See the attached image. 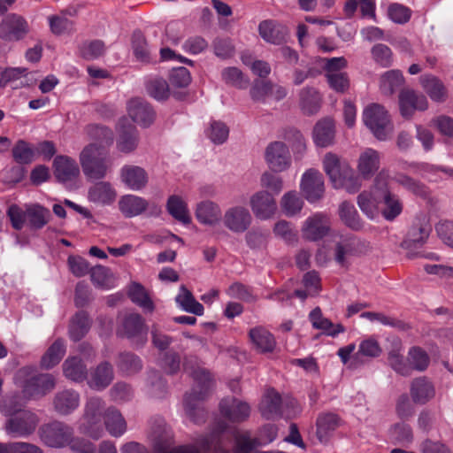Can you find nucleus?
<instances>
[{
    "label": "nucleus",
    "mask_w": 453,
    "mask_h": 453,
    "mask_svg": "<svg viewBox=\"0 0 453 453\" xmlns=\"http://www.w3.org/2000/svg\"><path fill=\"white\" fill-rule=\"evenodd\" d=\"M108 150L98 146L96 142H89L81 150L79 161L84 176L89 180L104 179L110 170Z\"/></svg>",
    "instance_id": "20e7f679"
},
{
    "label": "nucleus",
    "mask_w": 453,
    "mask_h": 453,
    "mask_svg": "<svg viewBox=\"0 0 453 453\" xmlns=\"http://www.w3.org/2000/svg\"><path fill=\"white\" fill-rule=\"evenodd\" d=\"M322 103L319 92L311 87L303 88L299 92V106L305 115H314L319 112Z\"/></svg>",
    "instance_id": "2f4dec72"
},
{
    "label": "nucleus",
    "mask_w": 453,
    "mask_h": 453,
    "mask_svg": "<svg viewBox=\"0 0 453 453\" xmlns=\"http://www.w3.org/2000/svg\"><path fill=\"white\" fill-rule=\"evenodd\" d=\"M380 166V154L374 149L366 148L363 150L357 161V174L359 179H371Z\"/></svg>",
    "instance_id": "412c9836"
},
{
    "label": "nucleus",
    "mask_w": 453,
    "mask_h": 453,
    "mask_svg": "<svg viewBox=\"0 0 453 453\" xmlns=\"http://www.w3.org/2000/svg\"><path fill=\"white\" fill-rule=\"evenodd\" d=\"M90 279L96 288L103 289H110L115 285L113 274L103 265L95 266L90 270Z\"/></svg>",
    "instance_id": "3c124183"
},
{
    "label": "nucleus",
    "mask_w": 453,
    "mask_h": 453,
    "mask_svg": "<svg viewBox=\"0 0 453 453\" xmlns=\"http://www.w3.org/2000/svg\"><path fill=\"white\" fill-rule=\"evenodd\" d=\"M105 44L101 40H93L83 42L80 47L81 56L88 60L100 58L105 52Z\"/></svg>",
    "instance_id": "bf43d9fd"
},
{
    "label": "nucleus",
    "mask_w": 453,
    "mask_h": 453,
    "mask_svg": "<svg viewBox=\"0 0 453 453\" xmlns=\"http://www.w3.org/2000/svg\"><path fill=\"white\" fill-rule=\"evenodd\" d=\"M104 424L109 434L114 437L121 436L127 430L125 418L113 406L109 407Z\"/></svg>",
    "instance_id": "a19ab883"
},
{
    "label": "nucleus",
    "mask_w": 453,
    "mask_h": 453,
    "mask_svg": "<svg viewBox=\"0 0 453 453\" xmlns=\"http://www.w3.org/2000/svg\"><path fill=\"white\" fill-rule=\"evenodd\" d=\"M132 50L137 61L147 63L150 60V50L143 34L137 30L132 35Z\"/></svg>",
    "instance_id": "603ef678"
},
{
    "label": "nucleus",
    "mask_w": 453,
    "mask_h": 453,
    "mask_svg": "<svg viewBox=\"0 0 453 453\" xmlns=\"http://www.w3.org/2000/svg\"><path fill=\"white\" fill-rule=\"evenodd\" d=\"M127 111L130 118L143 127L150 126L156 118L153 108L147 102L139 98L128 102Z\"/></svg>",
    "instance_id": "5701e85b"
},
{
    "label": "nucleus",
    "mask_w": 453,
    "mask_h": 453,
    "mask_svg": "<svg viewBox=\"0 0 453 453\" xmlns=\"http://www.w3.org/2000/svg\"><path fill=\"white\" fill-rule=\"evenodd\" d=\"M341 426V418L331 412L320 413L316 421V435L322 443L327 442L334 432Z\"/></svg>",
    "instance_id": "c85d7f7f"
},
{
    "label": "nucleus",
    "mask_w": 453,
    "mask_h": 453,
    "mask_svg": "<svg viewBox=\"0 0 453 453\" xmlns=\"http://www.w3.org/2000/svg\"><path fill=\"white\" fill-rule=\"evenodd\" d=\"M119 368L127 374L137 372L142 368L141 359L132 353H123L119 356Z\"/></svg>",
    "instance_id": "0e129e2a"
},
{
    "label": "nucleus",
    "mask_w": 453,
    "mask_h": 453,
    "mask_svg": "<svg viewBox=\"0 0 453 453\" xmlns=\"http://www.w3.org/2000/svg\"><path fill=\"white\" fill-rule=\"evenodd\" d=\"M54 408L61 415H68L80 404V395L72 389L58 392L53 401Z\"/></svg>",
    "instance_id": "473e14b6"
},
{
    "label": "nucleus",
    "mask_w": 453,
    "mask_h": 453,
    "mask_svg": "<svg viewBox=\"0 0 453 453\" xmlns=\"http://www.w3.org/2000/svg\"><path fill=\"white\" fill-rule=\"evenodd\" d=\"M265 160L273 173H282L291 166V154L288 147L282 142H270L265 150Z\"/></svg>",
    "instance_id": "f8f14e48"
},
{
    "label": "nucleus",
    "mask_w": 453,
    "mask_h": 453,
    "mask_svg": "<svg viewBox=\"0 0 453 453\" xmlns=\"http://www.w3.org/2000/svg\"><path fill=\"white\" fill-rule=\"evenodd\" d=\"M435 393L434 383L425 376L413 379L410 384V395L416 404H426L434 398Z\"/></svg>",
    "instance_id": "4be33fe9"
},
{
    "label": "nucleus",
    "mask_w": 453,
    "mask_h": 453,
    "mask_svg": "<svg viewBox=\"0 0 453 453\" xmlns=\"http://www.w3.org/2000/svg\"><path fill=\"white\" fill-rule=\"evenodd\" d=\"M38 419L31 411H21L8 418L4 423V430L12 437H27L36 428Z\"/></svg>",
    "instance_id": "9b49d317"
},
{
    "label": "nucleus",
    "mask_w": 453,
    "mask_h": 453,
    "mask_svg": "<svg viewBox=\"0 0 453 453\" xmlns=\"http://www.w3.org/2000/svg\"><path fill=\"white\" fill-rule=\"evenodd\" d=\"M66 352L65 341L57 339L45 351L41 358V366L44 369H51L62 360Z\"/></svg>",
    "instance_id": "c9c22d12"
},
{
    "label": "nucleus",
    "mask_w": 453,
    "mask_h": 453,
    "mask_svg": "<svg viewBox=\"0 0 453 453\" xmlns=\"http://www.w3.org/2000/svg\"><path fill=\"white\" fill-rule=\"evenodd\" d=\"M222 211L219 204L210 200L196 205V218L203 225L215 226L222 219Z\"/></svg>",
    "instance_id": "c756f323"
},
{
    "label": "nucleus",
    "mask_w": 453,
    "mask_h": 453,
    "mask_svg": "<svg viewBox=\"0 0 453 453\" xmlns=\"http://www.w3.org/2000/svg\"><path fill=\"white\" fill-rule=\"evenodd\" d=\"M90 319L85 311H79L72 319L69 326V336L78 342L85 336L90 328Z\"/></svg>",
    "instance_id": "49530a36"
},
{
    "label": "nucleus",
    "mask_w": 453,
    "mask_h": 453,
    "mask_svg": "<svg viewBox=\"0 0 453 453\" xmlns=\"http://www.w3.org/2000/svg\"><path fill=\"white\" fill-rule=\"evenodd\" d=\"M175 301L181 310L187 312L197 316L203 314V306L195 299L192 293L184 285L180 287V292L176 296Z\"/></svg>",
    "instance_id": "37998d69"
},
{
    "label": "nucleus",
    "mask_w": 453,
    "mask_h": 453,
    "mask_svg": "<svg viewBox=\"0 0 453 453\" xmlns=\"http://www.w3.org/2000/svg\"><path fill=\"white\" fill-rule=\"evenodd\" d=\"M420 83L425 92L433 101L441 103L447 99V89L438 78L432 75H424L420 77Z\"/></svg>",
    "instance_id": "e433bc0d"
},
{
    "label": "nucleus",
    "mask_w": 453,
    "mask_h": 453,
    "mask_svg": "<svg viewBox=\"0 0 453 453\" xmlns=\"http://www.w3.org/2000/svg\"><path fill=\"white\" fill-rule=\"evenodd\" d=\"M249 338L259 353L273 352L276 347V340L273 334L263 326H255L249 331Z\"/></svg>",
    "instance_id": "cd10ccee"
},
{
    "label": "nucleus",
    "mask_w": 453,
    "mask_h": 453,
    "mask_svg": "<svg viewBox=\"0 0 453 453\" xmlns=\"http://www.w3.org/2000/svg\"><path fill=\"white\" fill-rule=\"evenodd\" d=\"M172 437L171 431L165 426H158L150 434L155 450L158 453H166L172 444Z\"/></svg>",
    "instance_id": "6e6d98bb"
},
{
    "label": "nucleus",
    "mask_w": 453,
    "mask_h": 453,
    "mask_svg": "<svg viewBox=\"0 0 453 453\" xmlns=\"http://www.w3.org/2000/svg\"><path fill=\"white\" fill-rule=\"evenodd\" d=\"M118 207L121 214L127 219L142 214L147 217H158L162 212L161 206L157 203L132 194L122 196L118 202Z\"/></svg>",
    "instance_id": "6e6552de"
},
{
    "label": "nucleus",
    "mask_w": 453,
    "mask_h": 453,
    "mask_svg": "<svg viewBox=\"0 0 453 453\" xmlns=\"http://www.w3.org/2000/svg\"><path fill=\"white\" fill-rule=\"evenodd\" d=\"M73 428L66 423L53 421L40 429L42 441L49 447L61 449L66 447L73 438Z\"/></svg>",
    "instance_id": "9d476101"
},
{
    "label": "nucleus",
    "mask_w": 453,
    "mask_h": 453,
    "mask_svg": "<svg viewBox=\"0 0 453 453\" xmlns=\"http://www.w3.org/2000/svg\"><path fill=\"white\" fill-rule=\"evenodd\" d=\"M322 167L334 188L344 189L349 194L360 190L362 181L346 159L327 152L323 157Z\"/></svg>",
    "instance_id": "f257e3e1"
},
{
    "label": "nucleus",
    "mask_w": 453,
    "mask_h": 453,
    "mask_svg": "<svg viewBox=\"0 0 453 453\" xmlns=\"http://www.w3.org/2000/svg\"><path fill=\"white\" fill-rule=\"evenodd\" d=\"M64 375L73 381H83L88 375L87 366L78 357H69L63 363Z\"/></svg>",
    "instance_id": "58836bf2"
},
{
    "label": "nucleus",
    "mask_w": 453,
    "mask_h": 453,
    "mask_svg": "<svg viewBox=\"0 0 453 453\" xmlns=\"http://www.w3.org/2000/svg\"><path fill=\"white\" fill-rule=\"evenodd\" d=\"M27 31V21L15 13L5 16L0 22V38L6 42L19 41Z\"/></svg>",
    "instance_id": "a211bd4d"
},
{
    "label": "nucleus",
    "mask_w": 453,
    "mask_h": 453,
    "mask_svg": "<svg viewBox=\"0 0 453 453\" xmlns=\"http://www.w3.org/2000/svg\"><path fill=\"white\" fill-rule=\"evenodd\" d=\"M332 229L330 217L324 212H315L302 224L301 234L308 242H319L329 235Z\"/></svg>",
    "instance_id": "1a4fd4ad"
},
{
    "label": "nucleus",
    "mask_w": 453,
    "mask_h": 453,
    "mask_svg": "<svg viewBox=\"0 0 453 453\" xmlns=\"http://www.w3.org/2000/svg\"><path fill=\"white\" fill-rule=\"evenodd\" d=\"M118 332L139 346H142L147 341L148 330L144 319L137 313L126 315Z\"/></svg>",
    "instance_id": "ddd939ff"
},
{
    "label": "nucleus",
    "mask_w": 453,
    "mask_h": 453,
    "mask_svg": "<svg viewBox=\"0 0 453 453\" xmlns=\"http://www.w3.org/2000/svg\"><path fill=\"white\" fill-rule=\"evenodd\" d=\"M129 297L133 303L139 305L145 311L152 312L155 309L152 300L141 284H132L129 289Z\"/></svg>",
    "instance_id": "5fc2aeb1"
},
{
    "label": "nucleus",
    "mask_w": 453,
    "mask_h": 453,
    "mask_svg": "<svg viewBox=\"0 0 453 453\" xmlns=\"http://www.w3.org/2000/svg\"><path fill=\"white\" fill-rule=\"evenodd\" d=\"M259 411L267 419L281 414V397L273 388L265 391L259 404Z\"/></svg>",
    "instance_id": "f704fd0d"
},
{
    "label": "nucleus",
    "mask_w": 453,
    "mask_h": 453,
    "mask_svg": "<svg viewBox=\"0 0 453 453\" xmlns=\"http://www.w3.org/2000/svg\"><path fill=\"white\" fill-rule=\"evenodd\" d=\"M117 196V192L111 183L107 181H100L89 188L88 192V198L90 202L107 205L114 202Z\"/></svg>",
    "instance_id": "7c9ffc66"
},
{
    "label": "nucleus",
    "mask_w": 453,
    "mask_h": 453,
    "mask_svg": "<svg viewBox=\"0 0 453 453\" xmlns=\"http://www.w3.org/2000/svg\"><path fill=\"white\" fill-rule=\"evenodd\" d=\"M166 209L178 221L187 225L191 221L186 203L178 196H169L166 203Z\"/></svg>",
    "instance_id": "8fccbe9b"
},
{
    "label": "nucleus",
    "mask_w": 453,
    "mask_h": 453,
    "mask_svg": "<svg viewBox=\"0 0 453 453\" xmlns=\"http://www.w3.org/2000/svg\"><path fill=\"white\" fill-rule=\"evenodd\" d=\"M113 380L111 365L107 362L101 363L91 374L89 385L91 388L100 390L110 385Z\"/></svg>",
    "instance_id": "a18cd8bd"
},
{
    "label": "nucleus",
    "mask_w": 453,
    "mask_h": 453,
    "mask_svg": "<svg viewBox=\"0 0 453 453\" xmlns=\"http://www.w3.org/2000/svg\"><path fill=\"white\" fill-rule=\"evenodd\" d=\"M391 434L397 443L408 446L412 443L414 436L410 425L406 423H397L391 428Z\"/></svg>",
    "instance_id": "052dcab7"
},
{
    "label": "nucleus",
    "mask_w": 453,
    "mask_h": 453,
    "mask_svg": "<svg viewBox=\"0 0 453 453\" xmlns=\"http://www.w3.org/2000/svg\"><path fill=\"white\" fill-rule=\"evenodd\" d=\"M222 220L224 226L229 231L240 234L249 229L252 222V217L247 208L236 205L228 208L225 211Z\"/></svg>",
    "instance_id": "f3484780"
},
{
    "label": "nucleus",
    "mask_w": 453,
    "mask_h": 453,
    "mask_svg": "<svg viewBox=\"0 0 453 453\" xmlns=\"http://www.w3.org/2000/svg\"><path fill=\"white\" fill-rule=\"evenodd\" d=\"M274 234L282 239L288 244H294L297 242V234L286 220L278 221L273 227Z\"/></svg>",
    "instance_id": "774afa93"
},
{
    "label": "nucleus",
    "mask_w": 453,
    "mask_h": 453,
    "mask_svg": "<svg viewBox=\"0 0 453 453\" xmlns=\"http://www.w3.org/2000/svg\"><path fill=\"white\" fill-rule=\"evenodd\" d=\"M260 36L267 42L280 44L286 40L288 30L273 20H264L258 26Z\"/></svg>",
    "instance_id": "72a5a7b5"
},
{
    "label": "nucleus",
    "mask_w": 453,
    "mask_h": 453,
    "mask_svg": "<svg viewBox=\"0 0 453 453\" xmlns=\"http://www.w3.org/2000/svg\"><path fill=\"white\" fill-rule=\"evenodd\" d=\"M138 131L134 126L123 127L117 140V148L123 153L134 151L138 145Z\"/></svg>",
    "instance_id": "de8ad7c7"
},
{
    "label": "nucleus",
    "mask_w": 453,
    "mask_h": 453,
    "mask_svg": "<svg viewBox=\"0 0 453 453\" xmlns=\"http://www.w3.org/2000/svg\"><path fill=\"white\" fill-rule=\"evenodd\" d=\"M53 168L55 177L63 183L73 181L80 175L77 162L68 156H57L53 161Z\"/></svg>",
    "instance_id": "b1692460"
},
{
    "label": "nucleus",
    "mask_w": 453,
    "mask_h": 453,
    "mask_svg": "<svg viewBox=\"0 0 453 453\" xmlns=\"http://www.w3.org/2000/svg\"><path fill=\"white\" fill-rule=\"evenodd\" d=\"M260 185L275 196L282 190L283 180L281 177L274 174L273 172L266 171L260 177Z\"/></svg>",
    "instance_id": "680f3d73"
},
{
    "label": "nucleus",
    "mask_w": 453,
    "mask_h": 453,
    "mask_svg": "<svg viewBox=\"0 0 453 453\" xmlns=\"http://www.w3.org/2000/svg\"><path fill=\"white\" fill-rule=\"evenodd\" d=\"M362 119L373 135L380 141L387 140L393 132V125L388 111L378 104L367 105L363 111Z\"/></svg>",
    "instance_id": "423d86ee"
},
{
    "label": "nucleus",
    "mask_w": 453,
    "mask_h": 453,
    "mask_svg": "<svg viewBox=\"0 0 453 453\" xmlns=\"http://www.w3.org/2000/svg\"><path fill=\"white\" fill-rule=\"evenodd\" d=\"M0 453H42V450L36 445L27 442H0Z\"/></svg>",
    "instance_id": "69168bd1"
},
{
    "label": "nucleus",
    "mask_w": 453,
    "mask_h": 453,
    "mask_svg": "<svg viewBox=\"0 0 453 453\" xmlns=\"http://www.w3.org/2000/svg\"><path fill=\"white\" fill-rule=\"evenodd\" d=\"M300 188L308 202L315 203L321 199L325 192L322 173L313 168L307 170L302 176Z\"/></svg>",
    "instance_id": "2eb2a0df"
},
{
    "label": "nucleus",
    "mask_w": 453,
    "mask_h": 453,
    "mask_svg": "<svg viewBox=\"0 0 453 453\" xmlns=\"http://www.w3.org/2000/svg\"><path fill=\"white\" fill-rule=\"evenodd\" d=\"M338 214L342 222L351 230L359 231L363 228V221L349 202L344 201L339 205Z\"/></svg>",
    "instance_id": "4c0bfd02"
},
{
    "label": "nucleus",
    "mask_w": 453,
    "mask_h": 453,
    "mask_svg": "<svg viewBox=\"0 0 453 453\" xmlns=\"http://www.w3.org/2000/svg\"><path fill=\"white\" fill-rule=\"evenodd\" d=\"M309 319L314 328L324 331L327 335L336 336L344 332V327L341 324L334 325L328 319L324 318L319 308L312 310Z\"/></svg>",
    "instance_id": "79ce46f5"
},
{
    "label": "nucleus",
    "mask_w": 453,
    "mask_h": 453,
    "mask_svg": "<svg viewBox=\"0 0 453 453\" xmlns=\"http://www.w3.org/2000/svg\"><path fill=\"white\" fill-rule=\"evenodd\" d=\"M88 136L92 140L91 142L98 143V146L104 148L105 150L111 146L114 141L113 132L103 126L89 125L86 127Z\"/></svg>",
    "instance_id": "c03bdc74"
},
{
    "label": "nucleus",
    "mask_w": 453,
    "mask_h": 453,
    "mask_svg": "<svg viewBox=\"0 0 453 453\" xmlns=\"http://www.w3.org/2000/svg\"><path fill=\"white\" fill-rule=\"evenodd\" d=\"M335 136V125L332 119L325 118L319 120L312 132L314 143L318 147L326 148L334 143Z\"/></svg>",
    "instance_id": "bb28decb"
},
{
    "label": "nucleus",
    "mask_w": 453,
    "mask_h": 453,
    "mask_svg": "<svg viewBox=\"0 0 453 453\" xmlns=\"http://www.w3.org/2000/svg\"><path fill=\"white\" fill-rule=\"evenodd\" d=\"M250 206L255 217L261 220L273 218L278 209L274 196L267 190L255 192L250 198Z\"/></svg>",
    "instance_id": "4468645a"
},
{
    "label": "nucleus",
    "mask_w": 453,
    "mask_h": 453,
    "mask_svg": "<svg viewBox=\"0 0 453 453\" xmlns=\"http://www.w3.org/2000/svg\"><path fill=\"white\" fill-rule=\"evenodd\" d=\"M280 206L286 216L293 217L302 211L303 201L296 191H289L282 196Z\"/></svg>",
    "instance_id": "864d4df0"
},
{
    "label": "nucleus",
    "mask_w": 453,
    "mask_h": 453,
    "mask_svg": "<svg viewBox=\"0 0 453 453\" xmlns=\"http://www.w3.org/2000/svg\"><path fill=\"white\" fill-rule=\"evenodd\" d=\"M388 177L387 172L382 170L374 179L373 185L369 189L362 191L357 197L358 207L371 219L380 214L381 194L384 192Z\"/></svg>",
    "instance_id": "39448f33"
},
{
    "label": "nucleus",
    "mask_w": 453,
    "mask_h": 453,
    "mask_svg": "<svg viewBox=\"0 0 453 453\" xmlns=\"http://www.w3.org/2000/svg\"><path fill=\"white\" fill-rule=\"evenodd\" d=\"M122 182L131 190L143 189L149 181L147 172L141 166L124 165L120 170Z\"/></svg>",
    "instance_id": "393cba45"
},
{
    "label": "nucleus",
    "mask_w": 453,
    "mask_h": 453,
    "mask_svg": "<svg viewBox=\"0 0 453 453\" xmlns=\"http://www.w3.org/2000/svg\"><path fill=\"white\" fill-rule=\"evenodd\" d=\"M184 370L193 377L195 381L201 388L200 392L194 390V392L185 395V412L193 422L200 423L203 420L204 418V411L200 407V401L204 398V395L211 386V375L205 369L202 367H189L188 363L184 364Z\"/></svg>",
    "instance_id": "f03ea898"
},
{
    "label": "nucleus",
    "mask_w": 453,
    "mask_h": 453,
    "mask_svg": "<svg viewBox=\"0 0 453 453\" xmlns=\"http://www.w3.org/2000/svg\"><path fill=\"white\" fill-rule=\"evenodd\" d=\"M109 407L99 397L89 398L85 403L83 415L79 421V432L94 440L103 437L104 426L102 421L105 419Z\"/></svg>",
    "instance_id": "7ed1b4c3"
},
{
    "label": "nucleus",
    "mask_w": 453,
    "mask_h": 453,
    "mask_svg": "<svg viewBox=\"0 0 453 453\" xmlns=\"http://www.w3.org/2000/svg\"><path fill=\"white\" fill-rule=\"evenodd\" d=\"M382 195V201L380 208V213L388 221L395 219L403 210V203L400 197L393 193L386 182L384 192Z\"/></svg>",
    "instance_id": "a878e982"
},
{
    "label": "nucleus",
    "mask_w": 453,
    "mask_h": 453,
    "mask_svg": "<svg viewBox=\"0 0 453 453\" xmlns=\"http://www.w3.org/2000/svg\"><path fill=\"white\" fill-rule=\"evenodd\" d=\"M428 108L426 97L412 89H403L399 94V109L403 118H411L416 111Z\"/></svg>",
    "instance_id": "6ab92c4d"
},
{
    "label": "nucleus",
    "mask_w": 453,
    "mask_h": 453,
    "mask_svg": "<svg viewBox=\"0 0 453 453\" xmlns=\"http://www.w3.org/2000/svg\"><path fill=\"white\" fill-rule=\"evenodd\" d=\"M430 363L427 353L419 347H411L408 352V364L411 370L425 371Z\"/></svg>",
    "instance_id": "4d7b16f0"
},
{
    "label": "nucleus",
    "mask_w": 453,
    "mask_h": 453,
    "mask_svg": "<svg viewBox=\"0 0 453 453\" xmlns=\"http://www.w3.org/2000/svg\"><path fill=\"white\" fill-rule=\"evenodd\" d=\"M50 218L51 214L49 209L37 203L27 204V220L31 228H42Z\"/></svg>",
    "instance_id": "ea45409f"
},
{
    "label": "nucleus",
    "mask_w": 453,
    "mask_h": 453,
    "mask_svg": "<svg viewBox=\"0 0 453 453\" xmlns=\"http://www.w3.org/2000/svg\"><path fill=\"white\" fill-rule=\"evenodd\" d=\"M262 447L258 440L250 438L248 433L236 437L234 453H257V448Z\"/></svg>",
    "instance_id": "e2e57ef3"
},
{
    "label": "nucleus",
    "mask_w": 453,
    "mask_h": 453,
    "mask_svg": "<svg viewBox=\"0 0 453 453\" xmlns=\"http://www.w3.org/2000/svg\"><path fill=\"white\" fill-rule=\"evenodd\" d=\"M17 380H20L23 392L29 396L45 395L55 387V379L52 375L36 373L35 368L30 366L19 369Z\"/></svg>",
    "instance_id": "0eeeda50"
},
{
    "label": "nucleus",
    "mask_w": 453,
    "mask_h": 453,
    "mask_svg": "<svg viewBox=\"0 0 453 453\" xmlns=\"http://www.w3.org/2000/svg\"><path fill=\"white\" fill-rule=\"evenodd\" d=\"M147 91L156 100H165L169 97L170 88L167 81L162 78H153L147 82Z\"/></svg>",
    "instance_id": "13d9d810"
},
{
    "label": "nucleus",
    "mask_w": 453,
    "mask_h": 453,
    "mask_svg": "<svg viewBox=\"0 0 453 453\" xmlns=\"http://www.w3.org/2000/svg\"><path fill=\"white\" fill-rule=\"evenodd\" d=\"M404 83V78L398 70H390L384 73L380 80V88L384 95L391 96Z\"/></svg>",
    "instance_id": "09e8293b"
},
{
    "label": "nucleus",
    "mask_w": 453,
    "mask_h": 453,
    "mask_svg": "<svg viewBox=\"0 0 453 453\" xmlns=\"http://www.w3.org/2000/svg\"><path fill=\"white\" fill-rule=\"evenodd\" d=\"M368 244L354 235L341 236L334 247V259L341 265H345L348 257L359 256L368 250Z\"/></svg>",
    "instance_id": "dca6fc26"
},
{
    "label": "nucleus",
    "mask_w": 453,
    "mask_h": 453,
    "mask_svg": "<svg viewBox=\"0 0 453 453\" xmlns=\"http://www.w3.org/2000/svg\"><path fill=\"white\" fill-rule=\"evenodd\" d=\"M50 30L55 35H63L73 30V23L65 15H52L48 18Z\"/></svg>",
    "instance_id": "338daca9"
},
{
    "label": "nucleus",
    "mask_w": 453,
    "mask_h": 453,
    "mask_svg": "<svg viewBox=\"0 0 453 453\" xmlns=\"http://www.w3.org/2000/svg\"><path fill=\"white\" fill-rule=\"evenodd\" d=\"M220 413L228 420L241 423L250 415V406L248 403L237 398L223 399L219 403Z\"/></svg>",
    "instance_id": "aec40b11"
}]
</instances>
